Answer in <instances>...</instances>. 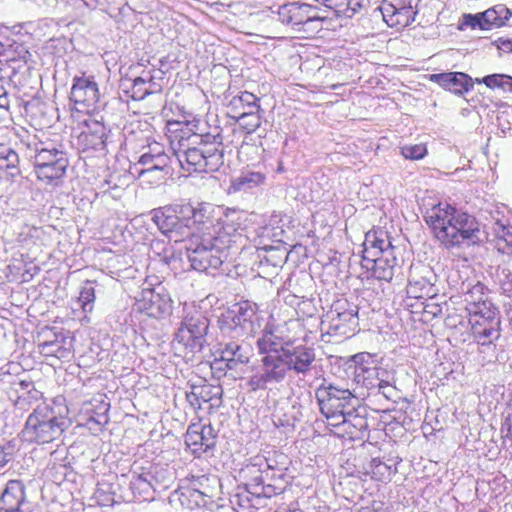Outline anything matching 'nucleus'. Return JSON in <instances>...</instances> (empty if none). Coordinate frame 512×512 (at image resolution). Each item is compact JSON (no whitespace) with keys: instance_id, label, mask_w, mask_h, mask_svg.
Returning <instances> with one entry per match:
<instances>
[{"instance_id":"14","label":"nucleus","mask_w":512,"mask_h":512,"mask_svg":"<svg viewBox=\"0 0 512 512\" xmlns=\"http://www.w3.org/2000/svg\"><path fill=\"white\" fill-rule=\"evenodd\" d=\"M436 296L435 286L429 280L410 274L404 303L411 314H419L424 309L423 303Z\"/></svg>"},{"instance_id":"10","label":"nucleus","mask_w":512,"mask_h":512,"mask_svg":"<svg viewBox=\"0 0 512 512\" xmlns=\"http://www.w3.org/2000/svg\"><path fill=\"white\" fill-rule=\"evenodd\" d=\"M327 320L329 335L349 339L359 329L358 307L346 298L337 299L327 314Z\"/></svg>"},{"instance_id":"13","label":"nucleus","mask_w":512,"mask_h":512,"mask_svg":"<svg viewBox=\"0 0 512 512\" xmlns=\"http://www.w3.org/2000/svg\"><path fill=\"white\" fill-rule=\"evenodd\" d=\"M36 504L27 496L22 480H9L0 494V512H34Z\"/></svg>"},{"instance_id":"64","label":"nucleus","mask_w":512,"mask_h":512,"mask_svg":"<svg viewBox=\"0 0 512 512\" xmlns=\"http://www.w3.org/2000/svg\"><path fill=\"white\" fill-rule=\"evenodd\" d=\"M148 80L144 79L143 77H137L134 79L133 87L136 88L138 86L144 85Z\"/></svg>"},{"instance_id":"60","label":"nucleus","mask_w":512,"mask_h":512,"mask_svg":"<svg viewBox=\"0 0 512 512\" xmlns=\"http://www.w3.org/2000/svg\"><path fill=\"white\" fill-rule=\"evenodd\" d=\"M237 135L242 138L241 145H245V143H247V145L256 144L254 132L245 131V133H237Z\"/></svg>"},{"instance_id":"61","label":"nucleus","mask_w":512,"mask_h":512,"mask_svg":"<svg viewBox=\"0 0 512 512\" xmlns=\"http://www.w3.org/2000/svg\"><path fill=\"white\" fill-rule=\"evenodd\" d=\"M9 99L6 90L3 87V80L0 78V108H7Z\"/></svg>"},{"instance_id":"28","label":"nucleus","mask_w":512,"mask_h":512,"mask_svg":"<svg viewBox=\"0 0 512 512\" xmlns=\"http://www.w3.org/2000/svg\"><path fill=\"white\" fill-rule=\"evenodd\" d=\"M17 398L14 401L16 409L26 411L37 404L43 397V393L36 389L31 380H19L13 383Z\"/></svg>"},{"instance_id":"57","label":"nucleus","mask_w":512,"mask_h":512,"mask_svg":"<svg viewBox=\"0 0 512 512\" xmlns=\"http://www.w3.org/2000/svg\"><path fill=\"white\" fill-rule=\"evenodd\" d=\"M199 393V386H192L190 392H186V399L190 403V405L194 408H200L201 407V396L198 395Z\"/></svg>"},{"instance_id":"46","label":"nucleus","mask_w":512,"mask_h":512,"mask_svg":"<svg viewBox=\"0 0 512 512\" xmlns=\"http://www.w3.org/2000/svg\"><path fill=\"white\" fill-rule=\"evenodd\" d=\"M222 388L210 384L199 386L198 395L201 396L203 402H211L212 405H218L222 396Z\"/></svg>"},{"instance_id":"25","label":"nucleus","mask_w":512,"mask_h":512,"mask_svg":"<svg viewBox=\"0 0 512 512\" xmlns=\"http://www.w3.org/2000/svg\"><path fill=\"white\" fill-rule=\"evenodd\" d=\"M86 129L79 135V142L84 150L103 151L109 130L100 121L90 119L85 121Z\"/></svg>"},{"instance_id":"19","label":"nucleus","mask_w":512,"mask_h":512,"mask_svg":"<svg viewBox=\"0 0 512 512\" xmlns=\"http://www.w3.org/2000/svg\"><path fill=\"white\" fill-rule=\"evenodd\" d=\"M137 305L140 311L156 319L164 318L170 315L172 311L170 296L165 292H158L155 289L144 290Z\"/></svg>"},{"instance_id":"43","label":"nucleus","mask_w":512,"mask_h":512,"mask_svg":"<svg viewBox=\"0 0 512 512\" xmlns=\"http://www.w3.org/2000/svg\"><path fill=\"white\" fill-rule=\"evenodd\" d=\"M282 479H274L272 483L269 482V471H261V475L258 478V485H262V493L265 497H271L272 495L280 493Z\"/></svg>"},{"instance_id":"41","label":"nucleus","mask_w":512,"mask_h":512,"mask_svg":"<svg viewBox=\"0 0 512 512\" xmlns=\"http://www.w3.org/2000/svg\"><path fill=\"white\" fill-rule=\"evenodd\" d=\"M400 154L406 159L417 161L425 158L428 154L426 143L407 144L400 147Z\"/></svg>"},{"instance_id":"5","label":"nucleus","mask_w":512,"mask_h":512,"mask_svg":"<svg viewBox=\"0 0 512 512\" xmlns=\"http://www.w3.org/2000/svg\"><path fill=\"white\" fill-rule=\"evenodd\" d=\"M34 170L37 178L47 184L57 185L69 166L64 145L53 141L35 144Z\"/></svg>"},{"instance_id":"26","label":"nucleus","mask_w":512,"mask_h":512,"mask_svg":"<svg viewBox=\"0 0 512 512\" xmlns=\"http://www.w3.org/2000/svg\"><path fill=\"white\" fill-rule=\"evenodd\" d=\"M255 418L256 412L253 405L245 402L238 409L239 440L246 446L247 452L253 449L255 443Z\"/></svg>"},{"instance_id":"37","label":"nucleus","mask_w":512,"mask_h":512,"mask_svg":"<svg viewBox=\"0 0 512 512\" xmlns=\"http://www.w3.org/2000/svg\"><path fill=\"white\" fill-rule=\"evenodd\" d=\"M324 5L337 16L352 17L360 8V0H324Z\"/></svg>"},{"instance_id":"56","label":"nucleus","mask_w":512,"mask_h":512,"mask_svg":"<svg viewBox=\"0 0 512 512\" xmlns=\"http://www.w3.org/2000/svg\"><path fill=\"white\" fill-rule=\"evenodd\" d=\"M355 512H390V509L384 501L372 500L368 505L360 507Z\"/></svg>"},{"instance_id":"30","label":"nucleus","mask_w":512,"mask_h":512,"mask_svg":"<svg viewBox=\"0 0 512 512\" xmlns=\"http://www.w3.org/2000/svg\"><path fill=\"white\" fill-rule=\"evenodd\" d=\"M253 356V349L248 345L231 342L225 344L220 351V359L226 362L228 369H236L238 365L247 364Z\"/></svg>"},{"instance_id":"33","label":"nucleus","mask_w":512,"mask_h":512,"mask_svg":"<svg viewBox=\"0 0 512 512\" xmlns=\"http://www.w3.org/2000/svg\"><path fill=\"white\" fill-rule=\"evenodd\" d=\"M28 56L30 54L23 44L8 38L0 41V63H10L19 60H23L26 63Z\"/></svg>"},{"instance_id":"21","label":"nucleus","mask_w":512,"mask_h":512,"mask_svg":"<svg viewBox=\"0 0 512 512\" xmlns=\"http://www.w3.org/2000/svg\"><path fill=\"white\" fill-rule=\"evenodd\" d=\"M255 315V305L250 301L245 300L235 303L227 310L223 315V318L225 322L231 321L235 328L240 327L243 331L252 335L255 332Z\"/></svg>"},{"instance_id":"44","label":"nucleus","mask_w":512,"mask_h":512,"mask_svg":"<svg viewBox=\"0 0 512 512\" xmlns=\"http://www.w3.org/2000/svg\"><path fill=\"white\" fill-rule=\"evenodd\" d=\"M95 300V288L92 281H86L81 288L79 295V302L85 312H91L93 309V302Z\"/></svg>"},{"instance_id":"29","label":"nucleus","mask_w":512,"mask_h":512,"mask_svg":"<svg viewBox=\"0 0 512 512\" xmlns=\"http://www.w3.org/2000/svg\"><path fill=\"white\" fill-rule=\"evenodd\" d=\"M256 188V172L255 169L243 168L240 174L232 177L230 185L227 188L228 195H236L240 198L245 196H253Z\"/></svg>"},{"instance_id":"17","label":"nucleus","mask_w":512,"mask_h":512,"mask_svg":"<svg viewBox=\"0 0 512 512\" xmlns=\"http://www.w3.org/2000/svg\"><path fill=\"white\" fill-rule=\"evenodd\" d=\"M100 93L93 76H75L70 91V100L81 108L95 107Z\"/></svg>"},{"instance_id":"31","label":"nucleus","mask_w":512,"mask_h":512,"mask_svg":"<svg viewBox=\"0 0 512 512\" xmlns=\"http://www.w3.org/2000/svg\"><path fill=\"white\" fill-rule=\"evenodd\" d=\"M466 312L496 307L489 297L488 288L481 282H477L464 294Z\"/></svg>"},{"instance_id":"1","label":"nucleus","mask_w":512,"mask_h":512,"mask_svg":"<svg viewBox=\"0 0 512 512\" xmlns=\"http://www.w3.org/2000/svg\"><path fill=\"white\" fill-rule=\"evenodd\" d=\"M433 236L447 249L476 244L480 224L475 216L448 203L433 206L425 216Z\"/></svg>"},{"instance_id":"48","label":"nucleus","mask_w":512,"mask_h":512,"mask_svg":"<svg viewBox=\"0 0 512 512\" xmlns=\"http://www.w3.org/2000/svg\"><path fill=\"white\" fill-rule=\"evenodd\" d=\"M238 129L236 133H245V131H256V115L252 110L243 111L237 118Z\"/></svg>"},{"instance_id":"32","label":"nucleus","mask_w":512,"mask_h":512,"mask_svg":"<svg viewBox=\"0 0 512 512\" xmlns=\"http://www.w3.org/2000/svg\"><path fill=\"white\" fill-rule=\"evenodd\" d=\"M172 497V501H178L183 508L189 510H193L207 504V495L193 488L177 490L173 493Z\"/></svg>"},{"instance_id":"38","label":"nucleus","mask_w":512,"mask_h":512,"mask_svg":"<svg viewBox=\"0 0 512 512\" xmlns=\"http://www.w3.org/2000/svg\"><path fill=\"white\" fill-rule=\"evenodd\" d=\"M478 84H485L489 89H501L506 92H512V77L506 74H491L483 78H476Z\"/></svg>"},{"instance_id":"39","label":"nucleus","mask_w":512,"mask_h":512,"mask_svg":"<svg viewBox=\"0 0 512 512\" xmlns=\"http://www.w3.org/2000/svg\"><path fill=\"white\" fill-rule=\"evenodd\" d=\"M233 503L236 505V512H256L254 493L248 490L247 485L234 496Z\"/></svg>"},{"instance_id":"52","label":"nucleus","mask_w":512,"mask_h":512,"mask_svg":"<svg viewBox=\"0 0 512 512\" xmlns=\"http://www.w3.org/2000/svg\"><path fill=\"white\" fill-rule=\"evenodd\" d=\"M153 155H148L143 153L138 160V163L135 164V169L138 172L139 176H143L146 173L153 172L154 169L151 167L153 166L154 160Z\"/></svg>"},{"instance_id":"9","label":"nucleus","mask_w":512,"mask_h":512,"mask_svg":"<svg viewBox=\"0 0 512 512\" xmlns=\"http://www.w3.org/2000/svg\"><path fill=\"white\" fill-rule=\"evenodd\" d=\"M190 204H171L151 211L152 221L160 232L174 242H181L191 235L187 223Z\"/></svg>"},{"instance_id":"27","label":"nucleus","mask_w":512,"mask_h":512,"mask_svg":"<svg viewBox=\"0 0 512 512\" xmlns=\"http://www.w3.org/2000/svg\"><path fill=\"white\" fill-rule=\"evenodd\" d=\"M367 427L366 417L349 410L344 422L341 423L339 431L336 432V436L348 440H359L364 436Z\"/></svg>"},{"instance_id":"11","label":"nucleus","mask_w":512,"mask_h":512,"mask_svg":"<svg viewBox=\"0 0 512 512\" xmlns=\"http://www.w3.org/2000/svg\"><path fill=\"white\" fill-rule=\"evenodd\" d=\"M500 312L497 307L467 312L468 324L474 339L488 345L500 336Z\"/></svg>"},{"instance_id":"35","label":"nucleus","mask_w":512,"mask_h":512,"mask_svg":"<svg viewBox=\"0 0 512 512\" xmlns=\"http://www.w3.org/2000/svg\"><path fill=\"white\" fill-rule=\"evenodd\" d=\"M147 470L145 467L138 465L137 462L132 465L130 487L133 491L147 494L151 490L153 477Z\"/></svg>"},{"instance_id":"8","label":"nucleus","mask_w":512,"mask_h":512,"mask_svg":"<svg viewBox=\"0 0 512 512\" xmlns=\"http://www.w3.org/2000/svg\"><path fill=\"white\" fill-rule=\"evenodd\" d=\"M279 20L299 32L301 38H313L321 29L324 17L319 9L304 3H287L278 10Z\"/></svg>"},{"instance_id":"24","label":"nucleus","mask_w":512,"mask_h":512,"mask_svg":"<svg viewBox=\"0 0 512 512\" xmlns=\"http://www.w3.org/2000/svg\"><path fill=\"white\" fill-rule=\"evenodd\" d=\"M216 437V432L210 424L193 423L188 426L185 443L195 450L207 451L215 447Z\"/></svg>"},{"instance_id":"23","label":"nucleus","mask_w":512,"mask_h":512,"mask_svg":"<svg viewBox=\"0 0 512 512\" xmlns=\"http://www.w3.org/2000/svg\"><path fill=\"white\" fill-rule=\"evenodd\" d=\"M386 252L395 253L389 233L382 228H373L365 235L362 256H381Z\"/></svg>"},{"instance_id":"40","label":"nucleus","mask_w":512,"mask_h":512,"mask_svg":"<svg viewBox=\"0 0 512 512\" xmlns=\"http://www.w3.org/2000/svg\"><path fill=\"white\" fill-rule=\"evenodd\" d=\"M187 217L189 219V222L187 223V225L189 227V231H191L190 236H192V237L196 236L193 231V226H196V225L205 226L208 223L211 224L209 213L207 211V208L204 206H200L197 208L191 206V211L189 212Z\"/></svg>"},{"instance_id":"51","label":"nucleus","mask_w":512,"mask_h":512,"mask_svg":"<svg viewBox=\"0 0 512 512\" xmlns=\"http://www.w3.org/2000/svg\"><path fill=\"white\" fill-rule=\"evenodd\" d=\"M333 413H322L326 420L327 426L330 432L336 436V432L339 431L341 423L344 422L347 411H332Z\"/></svg>"},{"instance_id":"58","label":"nucleus","mask_w":512,"mask_h":512,"mask_svg":"<svg viewBox=\"0 0 512 512\" xmlns=\"http://www.w3.org/2000/svg\"><path fill=\"white\" fill-rule=\"evenodd\" d=\"M239 103L242 105L243 108L246 106L249 110H252V107L256 105V95L250 92H242L238 99Z\"/></svg>"},{"instance_id":"16","label":"nucleus","mask_w":512,"mask_h":512,"mask_svg":"<svg viewBox=\"0 0 512 512\" xmlns=\"http://www.w3.org/2000/svg\"><path fill=\"white\" fill-rule=\"evenodd\" d=\"M360 265L367 279L390 282L394 277L397 258L395 253L390 252L375 257L362 256Z\"/></svg>"},{"instance_id":"45","label":"nucleus","mask_w":512,"mask_h":512,"mask_svg":"<svg viewBox=\"0 0 512 512\" xmlns=\"http://www.w3.org/2000/svg\"><path fill=\"white\" fill-rule=\"evenodd\" d=\"M39 348L44 355L55 356L59 359L66 357L70 353L68 349L64 348L59 343L57 338L54 341H44L40 343Z\"/></svg>"},{"instance_id":"55","label":"nucleus","mask_w":512,"mask_h":512,"mask_svg":"<svg viewBox=\"0 0 512 512\" xmlns=\"http://www.w3.org/2000/svg\"><path fill=\"white\" fill-rule=\"evenodd\" d=\"M108 416L105 413H101V414H98L96 417L95 416H90L88 419H87V422H86V425L88 426V428L90 430H94V431H100L102 429V427L108 423Z\"/></svg>"},{"instance_id":"18","label":"nucleus","mask_w":512,"mask_h":512,"mask_svg":"<svg viewBox=\"0 0 512 512\" xmlns=\"http://www.w3.org/2000/svg\"><path fill=\"white\" fill-rule=\"evenodd\" d=\"M510 17L511 12L507 7L496 5L475 15L466 14L464 19L465 24L469 25L472 29L491 30L504 26Z\"/></svg>"},{"instance_id":"50","label":"nucleus","mask_w":512,"mask_h":512,"mask_svg":"<svg viewBox=\"0 0 512 512\" xmlns=\"http://www.w3.org/2000/svg\"><path fill=\"white\" fill-rule=\"evenodd\" d=\"M147 472H150L152 474L153 480L151 483V490L156 491L158 488H167L168 487V480L165 477V473L167 472L163 468H160L158 466H150L147 470Z\"/></svg>"},{"instance_id":"62","label":"nucleus","mask_w":512,"mask_h":512,"mask_svg":"<svg viewBox=\"0 0 512 512\" xmlns=\"http://www.w3.org/2000/svg\"><path fill=\"white\" fill-rule=\"evenodd\" d=\"M32 269H33V272H31L30 269H27L24 271V273L22 275L24 282L31 280L33 278L34 274L38 273L40 270L37 266H34Z\"/></svg>"},{"instance_id":"36","label":"nucleus","mask_w":512,"mask_h":512,"mask_svg":"<svg viewBox=\"0 0 512 512\" xmlns=\"http://www.w3.org/2000/svg\"><path fill=\"white\" fill-rule=\"evenodd\" d=\"M354 378L355 381L363 386L370 388L374 385V381L377 379V368L373 361L364 363L362 361H356L354 366Z\"/></svg>"},{"instance_id":"34","label":"nucleus","mask_w":512,"mask_h":512,"mask_svg":"<svg viewBox=\"0 0 512 512\" xmlns=\"http://www.w3.org/2000/svg\"><path fill=\"white\" fill-rule=\"evenodd\" d=\"M20 159L17 152L7 144H0V170L6 171L11 177L19 176Z\"/></svg>"},{"instance_id":"15","label":"nucleus","mask_w":512,"mask_h":512,"mask_svg":"<svg viewBox=\"0 0 512 512\" xmlns=\"http://www.w3.org/2000/svg\"><path fill=\"white\" fill-rule=\"evenodd\" d=\"M415 0H384L381 12L384 21L390 27L402 29L410 25L416 16Z\"/></svg>"},{"instance_id":"22","label":"nucleus","mask_w":512,"mask_h":512,"mask_svg":"<svg viewBox=\"0 0 512 512\" xmlns=\"http://www.w3.org/2000/svg\"><path fill=\"white\" fill-rule=\"evenodd\" d=\"M430 81L456 95H464L473 89L472 78L463 72H444L430 75Z\"/></svg>"},{"instance_id":"54","label":"nucleus","mask_w":512,"mask_h":512,"mask_svg":"<svg viewBox=\"0 0 512 512\" xmlns=\"http://www.w3.org/2000/svg\"><path fill=\"white\" fill-rule=\"evenodd\" d=\"M109 489V487L106 489L104 486H98L95 490L94 497L99 505L107 506L110 503H113V494L109 491Z\"/></svg>"},{"instance_id":"53","label":"nucleus","mask_w":512,"mask_h":512,"mask_svg":"<svg viewBox=\"0 0 512 512\" xmlns=\"http://www.w3.org/2000/svg\"><path fill=\"white\" fill-rule=\"evenodd\" d=\"M435 298L423 303L424 309L418 314L422 317H436L442 312L441 306L435 301Z\"/></svg>"},{"instance_id":"47","label":"nucleus","mask_w":512,"mask_h":512,"mask_svg":"<svg viewBox=\"0 0 512 512\" xmlns=\"http://www.w3.org/2000/svg\"><path fill=\"white\" fill-rule=\"evenodd\" d=\"M153 160H154V163H153V166H151L154 171H161V172H164L165 175H168L170 174L174 168H173V164L175 163V156H174V152L172 153V155H168L166 153L164 154H156V155H153Z\"/></svg>"},{"instance_id":"20","label":"nucleus","mask_w":512,"mask_h":512,"mask_svg":"<svg viewBox=\"0 0 512 512\" xmlns=\"http://www.w3.org/2000/svg\"><path fill=\"white\" fill-rule=\"evenodd\" d=\"M397 472L396 465H390L382 458L375 457L363 464L362 470L359 471V478L364 482L371 481L379 486L391 482Z\"/></svg>"},{"instance_id":"59","label":"nucleus","mask_w":512,"mask_h":512,"mask_svg":"<svg viewBox=\"0 0 512 512\" xmlns=\"http://www.w3.org/2000/svg\"><path fill=\"white\" fill-rule=\"evenodd\" d=\"M154 76L151 75L150 78L148 79V82L150 84V89H145L143 92H142V95L139 97L140 99H143L145 96L147 95H150L152 93H159L162 91V87L157 84L156 82H154Z\"/></svg>"},{"instance_id":"12","label":"nucleus","mask_w":512,"mask_h":512,"mask_svg":"<svg viewBox=\"0 0 512 512\" xmlns=\"http://www.w3.org/2000/svg\"><path fill=\"white\" fill-rule=\"evenodd\" d=\"M321 413H333L332 411L353 410L354 396L349 389L337 387L332 384H322L316 390Z\"/></svg>"},{"instance_id":"4","label":"nucleus","mask_w":512,"mask_h":512,"mask_svg":"<svg viewBox=\"0 0 512 512\" xmlns=\"http://www.w3.org/2000/svg\"><path fill=\"white\" fill-rule=\"evenodd\" d=\"M71 424L67 407L39 403L27 417L21 435L30 444H48L60 439Z\"/></svg>"},{"instance_id":"49","label":"nucleus","mask_w":512,"mask_h":512,"mask_svg":"<svg viewBox=\"0 0 512 512\" xmlns=\"http://www.w3.org/2000/svg\"><path fill=\"white\" fill-rule=\"evenodd\" d=\"M256 157V144L240 145L238 148V159L246 163V169H255L254 159Z\"/></svg>"},{"instance_id":"7","label":"nucleus","mask_w":512,"mask_h":512,"mask_svg":"<svg viewBox=\"0 0 512 512\" xmlns=\"http://www.w3.org/2000/svg\"><path fill=\"white\" fill-rule=\"evenodd\" d=\"M208 329L209 320L201 312L187 314L175 333V347L184 352L185 358H194L197 354H201L207 345Z\"/></svg>"},{"instance_id":"2","label":"nucleus","mask_w":512,"mask_h":512,"mask_svg":"<svg viewBox=\"0 0 512 512\" xmlns=\"http://www.w3.org/2000/svg\"><path fill=\"white\" fill-rule=\"evenodd\" d=\"M258 348L260 353L264 354L261 360L265 369L264 381L281 378L284 375L283 365L299 373H305L315 359L312 348L297 346L290 350L288 343L273 331L264 333L258 341Z\"/></svg>"},{"instance_id":"3","label":"nucleus","mask_w":512,"mask_h":512,"mask_svg":"<svg viewBox=\"0 0 512 512\" xmlns=\"http://www.w3.org/2000/svg\"><path fill=\"white\" fill-rule=\"evenodd\" d=\"M219 135L193 134L185 141L178 142L174 149L175 164L188 173H208L217 171L224 163V154L219 145Z\"/></svg>"},{"instance_id":"63","label":"nucleus","mask_w":512,"mask_h":512,"mask_svg":"<svg viewBox=\"0 0 512 512\" xmlns=\"http://www.w3.org/2000/svg\"><path fill=\"white\" fill-rule=\"evenodd\" d=\"M164 153L165 152H164L163 148L158 143H156L154 146H150L149 151L145 152V154H148V155H156V154H164Z\"/></svg>"},{"instance_id":"42","label":"nucleus","mask_w":512,"mask_h":512,"mask_svg":"<svg viewBox=\"0 0 512 512\" xmlns=\"http://www.w3.org/2000/svg\"><path fill=\"white\" fill-rule=\"evenodd\" d=\"M119 175H110L103 182H101L99 188L103 193H109L112 198L116 199L121 197L123 192V183Z\"/></svg>"},{"instance_id":"6","label":"nucleus","mask_w":512,"mask_h":512,"mask_svg":"<svg viewBox=\"0 0 512 512\" xmlns=\"http://www.w3.org/2000/svg\"><path fill=\"white\" fill-rule=\"evenodd\" d=\"M223 241L212 235L193 236L186 245L187 258L191 267L199 272L213 274L227 257Z\"/></svg>"}]
</instances>
